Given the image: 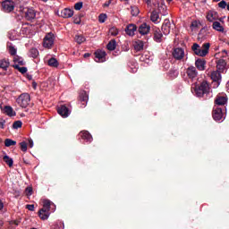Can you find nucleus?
<instances>
[{"mask_svg": "<svg viewBox=\"0 0 229 229\" xmlns=\"http://www.w3.org/2000/svg\"><path fill=\"white\" fill-rule=\"evenodd\" d=\"M110 3H112V2H107V3H106L105 4H104V6H110Z\"/></svg>", "mask_w": 229, "mask_h": 229, "instance_id": "13d9d810", "label": "nucleus"}, {"mask_svg": "<svg viewBox=\"0 0 229 229\" xmlns=\"http://www.w3.org/2000/svg\"><path fill=\"white\" fill-rule=\"evenodd\" d=\"M13 67H14V69H17L21 74H26V72H28V68L26 67H21L18 64L13 65Z\"/></svg>", "mask_w": 229, "mask_h": 229, "instance_id": "4c0bfd02", "label": "nucleus"}, {"mask_svg": "<svg viewBox=\"0 0 229 229\" xmlns=\"http://www.w3.org/2000/svg\"><path fill=\"white\" fill-rule=\"evenodd\" d=\"M162 32L160 31V29H155L154 30V40L155 42L160 43L162 42Z\"/></svg>", "mask_w": 229, "mask_h": 229, "instance_id": "b1692460", "label": "nucleus"}, {"mask_svg": "<svg viewBox=\"0 0 229 229\" xmlns=\"http://www.w3.org/2000/svg\"><path fill=\"white\" fill-rule=\"evenodd\" d=\"M186 73L190 80H195V78L198 77V70H196V67L194 66H190L187 69Z\"/></svg>", "mask_w": 229, "mask_h": 229, "instance_id": "9b49d317", "label": "nucleus"}, {"mask_svg": "<svg viewBox=\"0 0 229 229\" xmlns=\"http://www.w3.org/2000/svg\"><path fill=\"white\" fill-rule=\"evenodd\" d=\"M227 4H226V1L222 0L218 3V7L222 8V10H225V8H226Z\"/></svg>", "mask_w": 229, "mask_h": 229, "instance_id": "a18cd8bd", "label": "nucleus"}, {"mask_svg": "<svg viewBox=\"0 0 229 229\" xmlns=\"http://www.w3.org/2000/svg\"><path fill=\"white\" fill-rule=\"evenodd\" d=\"M191 92L194 96H197V98H203L205 94H209L210 86H208V82L203 81L199 86H192Z\"/></svg>", "mask_w": 229, "mask_h": 229, "instance_id": "f257e3e1", "label": "nucleus"}, {"mask_svg": "<svg viewBox=\"0 0 229 229\" xmlns=\"http://www.w3.org/2000/svg\"><path fill=\"white\" fill-rule=\"evenodd\" d=\"M55 44V34L52 32L47 33L43 39V47L51 49Z\"/></svg>", "mask_w": 229, "mask_h": 229, "instance_id": "39448f33", "label": "nucleus"}, {"mask_svg": "<svg viewBox=\"0 0 229 229\" xmlns=\"http://www.w3.org/2000/svg\"><path fill=\"white\" fill-rule=\"evenodd\" d=\"M74 40L77 42V44H83L87 38H85L83 35L77 34L74 38Z\"/></svg>", "mask_w": 229, "mask_h": 229, "instance_id": "7c9ffc66", "label": "nucleus"}, {"mask_svg": "<svg viewBox=\"0 0 229 229\" xmlns=\"http://www.w3.org/2000/svg\"><path fill=\"white\" fill-rule=\"evenodd\" d=\"M37 17V13H35V10L33 9H27L25 12V19L27 21H33Z\"/></svg>", "mask_w": 229, "mask_h": 229, "instance_id": "f3484780", "label": "nucleus"}, {"mask_svg": "<svg viewBox=\"0 0 229 229\" xmlns=\"http://www.w3.org/2000/svg\"><path fill=\"white\" fill-rule=\"evenodd\" d=\"M150 21L154 22V24H158V22H160V15L158 14V12L153 11L151 13Z\"/></svg>", "mask_w": 229, "mask_h": 229, "instance_id": "4be33fe9", "label": "nucleus"}, {"mask_svg": "<svg viewBox=\"0 0 229 229\" xmlns=\"http://www.w3.org/2000/svg\"><path fill=\"white\" fill-rule=\"evenodd\" d=\"M106 56V52L103 50H98L97 52H95L96 62H105Z\"/></svg>", "mask_w": 229, "mask_h": 229, "instance_id": "4468645a", "label": "nucleus"}, {"mask_svg": "<svg viewBox=\"0 0 229 229\" xmlns=\"http://www.w3.org/2000/svg\"><path fill=\"white\" fill-rule=\"evenodd\" d=\"M4 113H5V114L9 117H13L16 115L15 111H13V108L10 106H5L4 107Z\"/></svg>", "mask_w": 229, "mask_h": 229, "instance_id": "a878e982", "label": "nucleus"}, {"mask_svg": "<svg viewBox=\"0 0 229 229\" xmlns=\"http://www.w3.org/2000/svg\"><path fill=\"white\" fill-rule=\"evenodd\" d=\"M207 65V61L203 59H197L195 62V66L199 71H205Z\"/></svg>", "mask_w": 229, "mask_h": 229, "instance_id": "dca6fc26", "label": "nucleus"}, {"mask_svg": "<svg viewBox=\"0 0 229 229\" xmlns=\"http://www.w3.org/2000/svg\"><path fill=\"white\" fill-rule=\"evenodd\" d=\"M173 56L175 60H183L185 57V50L182 47H177L174 49Z\"/></svg>", "mask_w": 229, "mask_h": 229, "instance_id": "6e6552de", "label": "nucleus"}, {"mask_svg": "<svg viewBox=\"0 0 229 229\" xmlns=\"http://www.w3.org/2000/svg\"><path fill=\"white\" fill-rule=\"evenodd\" d=\"M89 56H90V54L89 53L84 54V58H89Z\"/></svg>", "mask_w": 229, "mask_h": 229, "instance_id": "4d7b16f0", "label": "nucleus"}, {"mask_svg": "<svg viewBox=\"0 0 229 229\" xmlns=\"http://www.w3.org/2000/svg\"><path fill=\"white\" fill-rule=\"evenodd\" d=\"M151 30V27L148 23H142L139 27V33L140 35H148Z\"/></svg>", "mask_w": 229, "mask_h": 229, "instance_id": "ddd939ff", "label": "nucleus"}, {"mask_svg": "<svg viewBox=\"0 0 229 229\" xmlns=\"http://www.w3.org/2000/svg\"><path fill=\"white\" fill-rule=\"evenodd\" d=\"M81 137L88 142H92V135L87 131L81 132Z\"/></svg>", "mask_w": 229, "mask_h": 229, "instance_id": "c85d7f7f", "label": "nucleus"}, {"mask_svg": "<svg viewBox=\"0 0 229 229\" xmlns=\"http://www.w3.org/2000/svg\"><path fill=\"white\" fill-rule=\"evenodd\" d=\"M57 112L59 114V115H61L62 117H69V115H71V110H69V108H67V106H61L58 109Z\"/></svg>", "mask_w": 229, "mask_h": 229, "instance_id": "f8f14e48", "label": "nucleus"}, {"mask_svg": "<svg viewBox=\"0 0 229 229\" xmlns=\"http://www.w3.org/2000/svg\"><path fill=\"white\" fill-rule=\"evenodd\" d=\"M135 31H137V26H135V24H130L125 29V33L129 35V37H133Z\"/></svg>", "mask_w": 229, "mask_h": 229, "instance_id": "2eb2a0df", "label": "nucleus"}, {"mask_svg": "<svg viewBox=\"0 0 229 229\" xmlns=\"http://www.w3.org/2000/svg\"><path fill=\"white\" fill-rule=\"evenodd\" d=\"M164 35H169L171 33V21L169 19H165L161 28Z\"/></svg>", "mask_w": 229, "mask_h": 229, "instance_id": "9d476101", "label": "nucleus"}, {"mask_svg": "<svg viewBox=\"0 0 229 229\" xmlns=\"http://www.w3.org/2000/svg\"><path fill=\"white\" fill-rule=\"evenodd\" d=\"M133 47L135 51H142L144 49V41L140 39H137L136 41L133 42Z\"/></svg>", "mask_w": 229, "mask_h": 229, "instance_id": "6ab92c4d", "label": "nucleus"}, {"mask_svg": "<svg viewBox=\"0 0 229 229\" xmlns=\"http://www.w3.org/2000/svg\"><path fill=\"white\" fill-rule=\"evenodd\" d=\"M16 35H17V32H15V30H11L8 33V37H9L10 40H16V38H17Z\"/></svg>", "mask_w": 229, "mask_h": 229, "instance_id": "58836bf2", "label": "nucleus"}, {"mask_svg": "<svg viewBox=\"0 0 229 229\" xmlns=\"http://www.w3.org/2000/svg\"><path fill=\"white\" fill-rule=\"evenodd\" d=\"M25 192L27 194V196H31V194H33V188L32 187H27L25 190Z\"/></svg>", "mask_w": 229, "mask_h": 229, "instance_id": "09e8293b", "label": "nucleus"}, {"mask_svg": "<svg viewBox=\"0 0 229 229\" xmlns=\"http://www.w3.org/2000/svg\"><path fill=\"white\" fill-rule=\"evenodd\" d=\"M26 208H28V210H30V212H33V210H35V205H27Z\"/></svg>", "mask_w": 229, "mask_h": 229, "instance_id": "3c124183", "label": "nucleus"}, {"mask_svg": "<svg viewBox=\"0 0 229 229\" xmlns=\"http://www.w3.org/2000/svg\"><path fill=\"white\" fill-rule=\"evenodd\" d=\"M10 67V60L8 59H3L0 61V68L4 71H7Z\"/></svg>", "mask_w": 229, "mask_h": 229, "instance_id": "cd10ccee", "label": "nucleus"}, {"mask_svg": "<svg viewBox=\"0 0 229 229\" xmlns=\"http://www.w3.org/2000/svg\"><path fill=\"white\" fill-rule=\"evenodd\" d=\"M2 8L3 11L5 12V13H10L11 12H13L15 10V2L13 0H4L2 2Z\"/></svg>", "mask_w": 229, "mask_h": 229, "instance_id": "423d86ee", "label": "nucleus"}, {"mask_svg": "<svg viewBox=\"0 0 229 229\" xmlns=\"http://www.w3.org/2000/svg\"><path fill=\"white\" fill-rule=\"evenodd\" d=\"M116 47H117V43L115 42V39H112L111 41H109L106 46L108 51H114Z\"/></svg>", "mask_w": 229, "mask_h": 229, "instance_id": "c756f323", "label": "nucleus"}, {"mask_svg": "<svg viewBox=\"0 0 229 229\" xmlns=\"http://www.w3.org/2000/svg\"><path fill=\"white\" fill-rule=\"evenodd\" d=\"M21 127H22V122H21V121H16L13 124V128L14 130H19V128H21Z\"/></svg>", "mask_w": 229, "mask_h": 229, "instance_id": "a19ab883", "label": "nucleus"}, {"mask_svg": "<svg viewBox=\"0 0 229 229\" xmlns=\"http://www.w3.org/2000/svg\"><path fill=\"white\" fill-rule=\"evenodd\" d=\"M215 3H219L221 0H213Z\"/></svg>", "mask_w": 229, "mask_h": 229, "instance_id": "bf43d9fd", "label": "nucleus"}, {"mask_svg": "<svg viewBox=\"0 0 229 229\" xmlns=\"http://www.w3.org/2000/svg\"><path fill=\"white\" fill-rule=\"evenodd\" d=\"M221 74H223V72H221L217 70L213 71L210 74L211 80L214 81V83H216L217 87H219V85H221V81L223 80V77L221 76Z\"/></svg>", "mask_w": 229, "mask_h": 229, "instance_id": "0eeeda50", "label": "nucleus"}, {"mask_svg": "<svg viewBox=\"0 0 229 229\" xmlns=\"http://www.w3.org/2000/svg\"><path fill=\"white\" fill-rule=\"evenodd\" d=\"M15 144H17V141L12 140V139H6L4 140V146L6 148H10V146H15Z\"/></svg>", "mask_w": 229, "mask_h": 229, "instance_id": "f704fd0d", "label": "nucleus"}, {"mask_svg": "<svg viewBox=\"0 0 229 229\" xmlns=\"http://www.w3.org/2000/svg\"><path fill=\"white\" fill-rule=\"evenodd\" d=\"M168 3H171V1H173V0H166Z\"/></svg>", "mask_w": 229, "mask_h": 229, "instance_id": "0e129e2a", "label": "nucleus"}, {"mask_svg": "<svg viewBox=\"0 0 229 229\" xmlns=\"http://www.w3.org/2000/svg\"><path fill=\"white\" fill-rule=\"evenodd\" d=\"M4 207V204H3V201L0 200V210H3Z\"/></svg>", "mask_w": 229, "mask_h": 229, "instance_id": "6e6d98bb", "label": "nucleus"}, {"mask_svg": "<svg viewBox=\"0 0 229 229\" xmlns=\"http://www.w3.org/2000/svg\"><path fill=\"white\" fill-rule=\"evenodd\" d=\"M13 62L14 63L13 65H18V67L21 65H24V59L19 55H14L13 58Z\"/></svg>", "mask_w": 229, "mask_h": 229, "instance_id": "bb28decb", "label": "nucleus"}, {"mask_svg": "<svg viewBox=\"0 0 229 229\" xmlns=\"http://www.w3.org/2000/svg\"><path fill=\"white\" fill-rule=\"evenodd\" d=\"M55 229H64L65 228V226L64 225V222H57L55 225Z\"/></svg>", "mask_w": 229, "mask_h": 229, "instance_id": "c03bdc74", "label": "nucleus"}, {"mask_svg": "<svg viewBox=\"0 0 229 229\" xmlns=\"http://www.w3.org/2000/svg\"><path fill=\"white\" fill-rule=\"evenodd\" d=\"M109 31L113 37H117V35H119V30H117L116 28H111Z\"/></svg>", "mask_w": 229, "mask_h": 229, "instance_id": "37998d69", "label": "nucleus"}, {"mask_svg": "<svg viewBox=\"0 0 229 229\" xmlns=\"http://www.w3.org/2000/svg\"><path fill=\"white\" fill-rule=\"evenodd\" d=\"M50 210H51V200H44L43 208H41L38 212V216L40 219H42L43 221L49 219Z\"/></svg>", "mask_w": 229, "mask_h": 229, "instance_id": "7ed1b4c3", "label": "nucleus"}, {"mask_svg": "<svg viewBox=\"0 0 229 229\" xmlns=\"http://www.w3.org/2000/svg\"><path fill=\"white\" fill-rule=\"evenodd\" d=\"M213 119L215 121H221L223 119V110L216 108L213 111Z\"/></svg>", "mask_w": 229, "mask_h": 229, "instance_id": "a211bd4d", "label": "nucleus"}, {"mask_svg": "<svg viewBox=\"0 0 229 229\" xmlns=\"http://www.w3.org/2000/svg\"><path fill=\"white\" fill-rule=\"evenodd\" d=\"M29 56L31 58H37V56H38V49L31 48L29 52Z\"/></svg>", "mask_w": 229, "mask_h": 229, "instance_id": "473e14b6", "label": "nucleus"}, {"mask_svg": "<svg viewBox=\"0 0 229 229\" xmlns=\"http://www.w3.org/2000/svg\"><path fill=\"white\" fill-rule=\"evenodd\" d=\"M0 226H3V221L0 220Z\"/></svg>", "mask_w": 229, "mask_h": 229, "instance_id": "052dcab7", "label": "nucleus"}, {"mask_svg": "<svg viewBox=\"0 0 229 229\" xmlns=\"http://www.w3.org/2000/svg\"><path fill=\"white\" fill-rule=\"evenodd\" d=\"M4 121L0 122V128L4 129Z\"/></svg>", "mask_w": 229, "mask_h": 229, "instance_id": "864d4df0", "label": "nucleus"}, {"mask_svg": "<svg viewBox=\"0 0 229 229\" xmlns=\"http://www.w3.org/2000/svg\"><path fill=\"white\" fill-rule=\"evenodd\" d=\"M41 1H43V3H47V0H41Z\"/></svg>", "mask_w": 229, "mask_h": 229, "instance_id": "e2e57ef3", "label": "nucleus"}, {"mask_svg": "<svg viewBox=\"0 0 229 229\" xmlns=\"http://www.w3.org/2000/svg\"><path fill=\"white\" fill-rule=\"evenodd\" d=\"M80 99L82 103H87L89 101V95L87 94V92L83 91L80 95Z\"/></svg>", "mask_w": 229, "mask_h": 229, "instance_id": "e433bc0d", "label": "nucleus"}, {"mask_svg": "<svg viewBox=\"0 0 229 229\" xmlns=\"http://www.w3.org/2000/svg\"><path fill=\"white\" fill-rule=\"evenodd\" d=\"M226 8H227V10H228V12H229V4L226 5Z\"/></svg>", "mask_w": 229, "mask_h": 229, "instance_id": "680f3d73", "label": "nucleus"}, {"mask_svg": "<svg viewBox=\"0 0 229 229\" xmlns=\"http://www.w3.org/2000/svg\"><path fill=\"white\" fill-rule=\"evenodd\" d=\"M4 162H5L9 167L13 165V159L8 156H4Z\"/></svg>", "mask_w": 229, "mask_h": 229, "instance_id": "72a5a7b5", "label": "nucleus"}, {"mask_svg": "<svg viewBox=\"0 0 229 229\" xmlns=\"http://www.w3.org/2000/svg\"><path fill=\"white\" fill-rule=\"evenodd\" d=\"M148 6H151V0H144Z\"/></svg>", "mask_w": 229, "mask_h": 229, "instance_id": "5fc2aeb1", "label": "nucleus"}, {"mask_svg": "<svg viewBox=\"0 0 229 229\" xmlns=\"http://www.w3.org/2000/svg\"><path fill=\"white\" fill-rule=\"evenodd\" d=\"M199 24V23L197 21H194L191 22V26L192 30H194L196 28H198Z\"/></svg>", "mask_w": 229, "mask_h": 229, "instance_id": "8fccbe9b", "label": "nucleus"}, {"mask_svg": "<svg viewBox=\"0 0 229 229\" xmlns=\"http://www.w3.org/2000/svg\"><path fill=\"white\" fill-rule=\"evenodd\" d=\"M48 65L49 67H58L59 64H58V60H56V58L52 57L48 60Z\"/></svg>", "mask_w": 229, "mask_h": 229, "instance_id": "2f4dec72", "label": "nucleus"}, {"mask_svg": "<svg viewBox=\"0 0 229 229\" xmlns=\"http://www.w3.org/2000/svg\"><path fill=\"white\" fill-rule=\"evenodd\" d=\"M9 53L12 56H17V48H14L12 46H9Z\"/></svg>", "mask_w": 229, "mask_h": 229, "instance_id": "79ce46f5", "label": "nucleus"}, {"mask_svg": "<svg viewBox=\"0 0 229 229\" xmlns=\"http://www.w3.org/2000/svg\"><path fill=\"white\" fill-rule=\"evenodd\" d=\"M140 10H139V7L137 6H131V13L133 17H137V15H139L140 13Z\"/></svg>", "mask_w": 229, "mask_h": 229, "instance_id": "c9c22d12", "label": "nucleus"}, {"mask_svg": "<svg viewBox=\"0 0 229 229\" xmlns=\"http://www.w3.org/2000/svg\"><path fill=\"white\" fill-rule=\"evenodd\" d=\"M207 20L209 22H214V21H217V13L213 12V11L208 12Z\"/></svg>", "mask_w": 229, "mask_h": 229, "instance_id": "393cba45", "label": "nucleus"}, {"mask_svg": "<svg viewBox=\"0 0 229 229\" xmlns=\"http://www.w3.org/2000/svg\"><path fill=\"white\" fill-rule=\"evenodd\" d=\"M216 71L222 73L228 71V68H226V61H225V59H219L216 61Z\"/></svg>", "mask_w": 229, "mask_h": 229, "instance_id": "1a4fd4ad", "label": "nucleus"}, {"mask_svg": "<svg viewBox=\"0 0 229 229\" xmlns=\"http://www.w3.org/2000/svg\"><path fill=\"white\" fill-rule=\"evenodd\" d=\"M227 101H228V98H226V97L218 95L215 100V103L216 105H218L221 106L223 105H226Z\"/></svg>", "mask_w": 229, "mask_h": 229, "instance_id": "412c9836", "label": "nucleus"}, {"mask_svg": "<svg viewBox=\"0 0 229 229\" xmlns=\"http://www.w3.org/2000/svg\"><path fill=\"white\" fill-rule=\"evenodd\" d=\"M191 49L197 56H207L208 50L210 49V43H204L202 47L198 43L193 44Z\"/></svg>", "mask_w": 229, "mask_h": 229, "instance_id": "f03ea898", "label": "nucleus"}, {"mask_svg": "<svg viewBox=\"0 0 229 229\" xmlns=\"http://www.w3.org/2000/svg\"><path fill=\"white\" fill-rule=\"evenodd\" d=\"M29 147L33 148V140H29Z\"/></svg>", "mask_w": 229, "mask_h": 229, "instance_id": "603ef678", "label": "nucleus"}, {"mask_svg": "<svg viewBox=\"0 0 229 229\" xmlns=\"http://www.w3.org/2000/svg\"><path fill=\"white\" fill-rule=\"evenodd\" d=\"M98 21L101 23L105 22V21H106V14H105V13L100 14L98 16Z\"/></svg>", "mask_w": 229, "mask_h": 229, "instance_id": "de8ad7c7", "label": "nucleus"}, {"mask_svg": "<svg viewBox=\"0 0 229 229\" xmlns=\"http://www.w3.org/2000/svg\"><path fill=\"white\" fill-rule=\"evenodd\" d=\"M74 15V11L71 9H64L61 12V17H64V19H70V17H72Z\"/></svg>", "mask_w": 229, "mask_h": 229, "instance_id": "aec40b11", "label": "nucleus"}, {"mask_svg": "<svg viewBox=\"0 0 229 229\" xmlns=\"http://www.w3.org/2000/svg\"><path fill=\"white\" fill-rule=\"evenodd\" d=\"M213 30L215 31H218L219 33H225V27L221 25V22L219 21H214L212 25Z\"/></svg>", "mask_w": 229, "mask_h": 229, "instance_id": "5701e85b", "label": "nucleus"}, {"mask_svg": "<svg viewBox=\"0 0 229 229\" xmlns=\"http://www.w3.org/2000/svg\"><path fill=\"white\" fill-rule=\"evenodd\" d=\"M30 101H31V98L30 97V94H28V93H22L16 99L17 104L20 106H21V108H26L28 106V105H30Z\"/></svg>", "mask_w": 229, "mask_h": 229, "instance_id": "20e7f679", "label": "nucleus"}, {"mask_svg": "<svg viewBox=\"0 0 229 229\" xmlns=\"http://www.w3.org/2000/svg\"><path fill=\"white\" fill-rule=\"evenodd\" d=\"M75 10L79 11L83 8V2H78L74 4Z\"/></svg>", "mask_w": 229, "mask_h": 229, "instance_id": "49530a36", "label": "nucleus"}, {"mask_svg": "<svg viewBox=\"0 0 229 229\" xmlns=\"http://www.w3.org/2000/svg\"><path fill=\"white\" fill-rule=\"evenodd\" d=\"M20 146H21V151H23L24 153L28 151V143H26V141H21L20 143Z\"/></svg>", "mask_w": 229, "mask_h": 229, "instance_id": "ea45409f", "label": "nucleus"}]
</instances>
